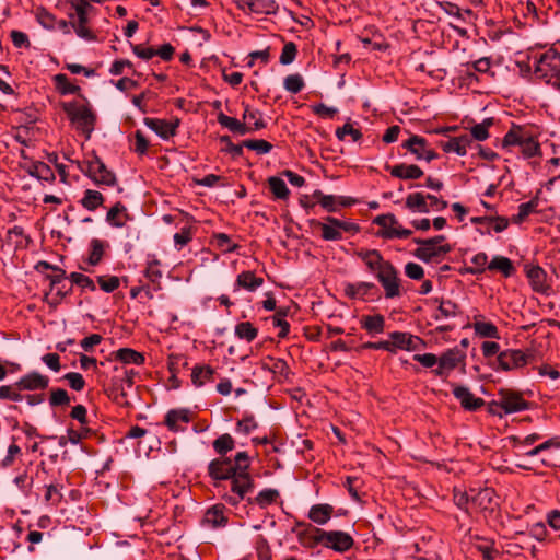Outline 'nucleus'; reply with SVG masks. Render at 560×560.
<instances>
[{"label":"nucleus","mask_w":560,"mask_h":560,"mask_svg":"<svg viewBox=\"0 0 560 560\" xmlns=\"http://www.w3.org/2000/svg\"><path fill=\"white\" fill-rule=\"evenodd\" d=\"M526 276L529 280L530 287L534 291L539 293H547L549 285L547 283V273L539 266H527Z\"/></svg>","instance_id":"obj_22"},{"label":"nucleus","mask_w":560,"mask_h":560,"mask_svg":"<svg viewBox=\"0 0 560 560\" xmlns=\"http://www.w3.org/2000/svg\"><path fill=\"white\" fill-rule=\"evenodd\" d=\"M245 126L248 127V132L259 130L265 127L262 115L258 109L246 106L243 113Z\"/></svg>","instance_id":"obj_33"},{"label":"nucleus","mask_w":560,"mask_h":560,"mask_svg":"<svg viewBox=\"0 0 560 560\" xmlns=\"http://www.w3.org/2000/svg\"><path fill=\"white\" fill-rule=\"evenodd\" d=\"M404 145L416 156L417 160H425L427 162H430L436 158L434 151L427 147V141L422 137L412 136Z\"/></svg>","instance_id":"obj_18"},{"label":"nucleus","mask_w":560,"mask_h":560,"mask_svg":"<svg viewBox=\"0 0 560 560\" xmlns=\"http://www.w3.org/2000/svg\"><path fill=\"white\" fill-rule=\"evenodd\" d=\"M528 362V355L518 349H508L499 353L497 358L498 366L503 371L517 370L525 366Z\"/></svg>","instance_id":"obj_13"},{"label":"nucleus","mask_w":560,"mask_h":560,"mask_svg":"<svg viewBox=\"0 0 560 560\" xmlns=\"http://www.w3.org/2000/svg\"><path fill=\"white\" fill-rule=\"evenodd\" d=\"M471 144V138L469 135H460L458 137L451 138L446 142L442 143V149L446 153H456L459 156L467 154V149Z\"/></svg>","instance_id":"obj_26"},{"label":"nucleus","mask_w":560,"mask_h":560,"mask_svg":"<svg viewBox=\"0 0 560 560\" xmlns=\"http://www.w3.org/2000/svg\"><path fill=\"white\" fill-rule=\"evenodd\" d=\"M236 471L233 481V493H224L222 498L224 501L233 506H236L246 494L253 491L254 481L247 469L249 467V457L246 452H238L235 455V463L233 464Z\"/></svg>","instance_id":"obj_1"},{"label":"nucleus","mask_w":560,"mask_h":560,"mask_svg":"<svg viewBox=\"0 0 560 560\" xmlns=\"http://www.w3.org/2000/svg\"><path fill=\"white\" fill-rule=\"evenodd\" d=\"M190 413L186 409L170 410L165 417V423L171 431L183 432L190 422Z\"/></svg>","instance_id":"obj_20"},{"label":"nucleus","mask_w":560,"mask_h":560,"mask_svg":"<svg viewBox=\"0 0 560 560\" xmlns=\"http://www.w3.org/2000/svg\"><path fill=\"white\" fill-rule=\"evenodd\" d=\"M235 335L250 342L257 337V329L249 322H243L235 326Z\"/></svg>","instance_id":"obj_47"},{"label":"nucleus","mask_w":560,"mask_h":560,"mask_svg":"<svg viewBox=\"0 0 560 560\" xmlns=\"http://www.w3.org/2000/svg\"><path fill=\"white\" fill-rule=\"evenodd\" d=\"M279 498V491L276 489H264L261 490L254 499V502L259 505L261 509H265L277 502ZM249 504L253 503L252 499H247Z\"/></svg>","instance_id":"obj_38"},{"label":"nucleus","mask_w":560,"mask_h":560,"mask_svg":"<svg viewBox=\"0 0 560 560\" xmlns=\"http://www.w3.org/2000/svg\"><path fill=\"white\" fill-rule=\"evenodd\" d=\"M173 238L175 247L179 250L191 241V231L189 228H183L180 232L174 234Z\"/></svg>","instance_id":"obj_59"},{"label":"nucleus","mask_w":560,"mask_h":560,"mask_svg":"<svg viewBox=\"0 0 560 560\" xmlns=\"http://www.w3.org/2000/svg\"><path fill=\"white\" fill-rule=\"evenodd\" d=\"M436 318H450L456 315L457 306L451 301H442L438 307Z\"/></svg>","instance_id":"obj_57"},{"label":"nucleus","mask_w":560,"mask_h":560,"mask_svg":"<svg viewBox=\"0 0 560 560\" xmlns=\"http://www.w3.org/2000/svg\"><path fill=\"white\" fill-rule=\"evenodd\" d=\"M336 137L345 141L347 137H350L352 141H358L362 137V133L359 129H355L352 124H345L342 127L336 130Z\"/></svg>","instance_id":"obj_50"},{"label":"nucleus","mask_w":560,"mask_h":560,"mask_svg":"<svg viewBox=\"0 0 560 560\" xmlns=\"http://www.w3.org/2000/svg\"><path fill=\"white\" fill-rule=\"evenodd\" d=\"M488 269L498 270L505 277H510L514 272L512 261L504 256H494L488 265Z\"/></svg>","instance_id":"obj_39"},{"label":"nucleus","mask_w":560,"mask_h":560,"mask_svg":"<svg viewBox=\"0 0 560 560\" xmlns=\"http://www.w3.org/2000/svg\"><path fill=\"white\" fill-rule=\"evenodd\" d=\"M501 406L508 415L516 413L528 409V402L522 397L521 394L510 390L500 389L498 392Z\"/></svg>","instance_id":"obj_15"},{"label":"nucleus","mask_w":560,"mask_h":560,"mask_svg":"<svg viewBox=\"0 0 560 560\" xmlns=\"http://www.w3.org/2000/svg\"><path fill=\"white\" fill-rule=\"evenodd\" d=\"M463 359L464 355L458 349H448L439 357L438 366L433 370V373L439 377H447Z\"/></svg>","instance_id":"obj_14"},{"label":"nucleus","mask_w":560,"mask_h":560,"mask_svg":"<svg viewBox=\"0 0 560 560\" xmlns=\"http://www.w3.org/2000/svg\"><path fill=\"white\" fill-rule=\"evenodd\" d=\"M322 237L325 241H339L342 240L343 234H355L359 232V226L351 221L339 220L334 217H327L324 222L318 223Z\"/></svg>","instance_id":"obj_7"},{"label":"nucleus","mask_w":560,"mask_h":560,"mask_svg":"<svg viewBox=\"0 0 560 560\" xmlns=\"http://www.w3.org/2000/svg\"><path fill=\"white\" fill-rule=\"evenodd\" d=\"M218 122L222 127L232 131L233 133H236L240 136H244V135L248 133V127L245 126L244 121L242 122L238 119H236L234 117H230L223 113H220L218 115Z\"/></svg>","instance_id":"obj_32"},{"label":"nucleus","mask_w":560,"mask_h":560,"mask_svg":"<svg viewBox=\"0 0 560 560\" xmlns=\"http://www.w3.org/2000/svg\"><path fill=\"white\" fill-rule=\"evenodd\" d=\"M245 145L259 154L269 153L272 149V145L265 140H249L245 143Z\"/></svg>","instance_id":"obj_64"},{"label":"nucleus","mask_w":560,"mask_h":560,"mask_svg":"<svg viewBox=\"0 0 560 560\" xmlns=\"http://www.w3.org/2000/svg\"><path fill=\"white\" fill-rule=\"evenodd\" d=\"M262 284L264 279L261 277H257L253 271H243L236 277L233 290L236 292L240 289H244L254 292Z\"/></svg>","instance_id":"obj_25"},{"label":"nucleus","mask_w":560,"mask_h":560,"mask_svg":"<svg viewBox=\"0 0 560 560\" xmlns=\"http://www.w3.org/2000/svg\"><path fill=\"white\" fill-rule=\"evenodd\" d=\"M375 289V285L371 282H346L343 283V292L345 294L352 300H368V296L371 294V291Z\"/></svg>","instance_id":"obj_24"},{"label":"nucleus","mask_w":560,"mask_h":560,"mask_svg":"<svg viewBox=\"0 0 560 560\" xmlns=\"http://www.w3.org/2000/svg\"><path fill=\"white\" fill-rule=\"evenodd\" d=\"M313 198H315L322 208L327 212L338 211V196L325 195L320 190H315L313 192Z\"/></svg>","instance_id":"obj_40"},{"label":"nucleus","mask_w":560,"mask_h":560,"mask_svg":"<svg viewBox=\"0 0 560 560\" xmlns=\"http://www.w3.org/2000/svg\"><path fill=\"white\" fill-rule=\"evenodd\" d=\"M358 256L362 259L366 267L376 275L383 267L389 265V262L385 261L381 254L376 250H362L358 253Z\"/></svg>","instance_id":"obj_29"},{"label":"nucleus","mask_w":560,"mask_h":560,"mask_svg":"<svg viewBox=\"0 0 560 560\" xmlns=\"http://www.w3.org/2000/svg\"><path fill=\"white\" fill-rule=\"evenodd\" d=\"M535 74L541 79H555L560 69V55L552 50H546L533 56Z\"/></svg>","instance_id":"obj_6"},{"label":"nucleus","mask_w":560,"mask_h":560,"mask_svg":"<svg viewBox=\"0 0 560 560\" xmlns=\"http://www.w3.org/2000/svg\"><path fill=\"white\" fill-rule=\"evenodd\" d=\"M472 328L475 334L481 338H500L498 327L490 322L476 320L472 324Z\"/></svg>","instance_id":"obj_36"},{"label":"nucleus","mask_w":560,"mask_h":560,"mask_svg":"<svg viewBox=\"0 0 560 560\" xmlns=\"http://www.w3.org/2000/svg\"><path fill=\"white\" fill-rule=\"evenodd\" d=\"M69 161L71 164L75 165L80 172L90 177L97 185L113 186L116 184L115 175L109 170H107L106 165L96 155L82 162L78 160Z\"/></svg>","instance_id":"obj_3"},{"label":"nucleus","mask_w":560,"mask_h":560,"mask_svg":"<svg viewBox=\"0 0 560 560\" xmlns=\"http://www.w3.org/2000/svg\"><path fill=\"white\" fill-rule=\"evenodd\" d=\"M209 474L213 479L228 481L229 490H226L224 493H233V481L235 479L236 471L230 460H212L209 465Z\"/></svg>","instance_id":"obj_12"},{"label":"nucleus","mask_w":560,"mask_h":560,"mask_svg":"<svg viewBox=\"0 0 560 560\" xmlns=\"http://www.w3.org/2000/svg\"><path fill=\"white\" fill-rule=\"evenodd\" d=\"M224 506L217 504L210 508L205 514V523L213 527L224 526L226 524V516Z\"/></svg>","instance_id":"obj_34"},{"label":"nucleus","mask_w":560,"mask_h":560,"mask_svg":"<svg viewBox=\"0 0 560 560\" xmlns=\"http://www.w3.org/2000/svg\"><path fill=\"white\" fill-rule=\"evenodd\" d=\"M512 147H518L525 159L540 153V147L534 133L521 126H513L502 140L503 149L509 150Z\"/></svg>","instance_id":"obj_2"},{"label":"nucleus","mask_w":560,"mask_h":560,"mask_svg":"<svg viewBox=\"0 0 560 560\" xmlns=\"http://www.w3.org/2000/svg\"><path fill=\"white\" fill-rule=\"evenodd\" d=\"M144 124L164 140H167L175 135L178 125L177 122L156 118H145Z\"/></svg>","instance_id":"obj_23"},{"label":"nucleus","mask_w":560,"mask_h":560,"mask_svg":"<svg viewBox=\"0 0 560 560\" xmlns=\"http://www.w3.org/2000/svg\"><path fill=\"white\" fill-rule=\"evenodd\" d=\"M332 513L334 508L330 504H315L308 511V518L318 525H325L331 518Z\"/></svg>","instance_id":"obj_27"},{"label":"nucleus","mask_w":560,"mask_h":560,"mask_svg":"<svg viewBox=\"0 0 560 560\" xmlns=\"http://www.w3.org/2000/svg\"><path fill=\"white\" fill-rule=\"evenodd\" d=\"M73 8L77 12L78 20L88 22V13L91 9V4L88 0H74Z\"/></svg>","instance_id":"obj_61"},{"label":"nucleus","mask_w":560,"mask_h":560,"mask_svg":"<svg viewBox=\"0 0 560 560\" xmlns=\"http://www.w3.org/2000/svg\"><path fill=\"white\" fill-rule=\"evenodd\" d=\"M30 174L40 180L51 182L55 174L49 165L44 162H36L32 165Z\"/></svg>","instance_id":"obj_43"},{"label":"nucleus","mask_w":560,"mask_h":560,"mask_svg":"<svg viewBox=\"0 0 560 560\" xmlns=\"http://www.w3.org/2000/svg\"><path fill=\"white\" fill-rule=\"evenodd\" d=\"M474 268L471 269L472 273L483 272L488 268V256L486 253H477L470 258Z\"/></svg>","instance_id":"obj_56"},{"label":"nucleus","mask_w":560,"mask_h":560,"mask_svg":"<svg viewBox=\"0 0 560 560\" xmlns=\"http://www.w3.org/2000/svg\"><path fill=\"white\" fill-rule=\"evenodd\" d=\"M70 279H71L72 283H74L83 289H90V290L95 289V285H94L92 279H90L88 276H85L83 273L72 272L70 275Z\"/></svg>","instance_id":"obj_60"},{"label":"nucleus","mask_w":560,"mask_h":560,"mask_svg":"<svg viewBox=\"0 0 560 560\" xmlns=\"http://www.w3.org/2000/svg\"><path fill=\"white\" fill-rule=\"evenodd\" d=\"M0 399H9L12 401H21L22 395L20 389L14 385L0 386Z\"/></svg>","instance_id":"obj_55"},{"label":"nucleus","mask_w":560,"mask_h":560,"mask_svg":"<svg viewBox=\"0 0 560 560\" xmlns=\"http://www.w3.org/2000/svg\"><path fill=\"white\" fill-rule=\"evenodd\" d=\"M538 206V201L533 199L528 202L521 203L518 206V213L515 217L514 221L520 223L523 222L530 213L535 211Z\"/></svg>","instance_id":"obj_54"},{"label":"nucleus","mask_w":560,"mask_h":560,"mask_svg":"<svg viewBox=\"0 0 560 560\" xmlns=\"http://www.w3.org/2000/svg\"><path fill=\"white\" fill-rule=\"evenodd\" d=\"M377 280L385 291L386 299L398 298L401 294L400 281L393 265L383 267L376 275Z\"/></svg>","instance_id":"obj_11"},{"label":"nucleus","mask_w":560,"mask_h":560,"mask_svg":"<svg viewBox=\"0 0 560 560\" xmlns=\"http://www.w3.org/2000/svg\"><path fill=\"white\" fill-rule=\"evenodd\" d=\"M283 86L290 93H299L304 86L303 78L300 74H290L284 79Z\"/></svg>","instance_id":"obj_52"},{"label":"nucleus","mask_w":560,"mask_h":560,"mask_svg":"<svg viewBox=\"0 0 560 560\" xmlns=\"http://www.w3.org/2000/svg\"><path fill=\"white\" fill-rule=\"evenodd\" d=\"M107 221L117 228H121L126 222V208L121 203L115 205L107 212Z\"/></svg>","instance_id":"obj_44"},{"label":"nucleus","mask_w":560,"mask_h":560,"mask_svg":"<svg viewBox=\"0 0 560 560\" xmlns=\"http://www.w3.org/2000/svg\"><path fill=\"white\" fill-rule=\"evenodd\" d=\"M213 448L217 453L224 455L234 448V440L230 434H222L214 440Z\"/></svg>","instance_id":"obj_49"},{"label":"nucleus","mask_w":560,"mask_h":560,"mask_svg":"<svg viewBox=\"0 0 560 560\" xmlns=\"http://www.w3.org/2000/svg\"><path fill=\"white\" fill-rule=\"evenodd\" d=\"M439 5L447 15L454 16L458 20H465V15L472 14L471 10H462L458 5L451 2H440Z\"/></svg>","instance_id":"obj_51"},{"label":"nucleus","mask_w":560,"mask_h":560,"mask_svg":"<svg viewBox=\"0 0 560 560\" xmlns=\"http://www.w3.org/2000/svg\"><path fill=\"white\" fill-rule=\"evenodd\" d=\"M453 395L460 406L468 411H476L485 405L483 399L476 397L466 386L453 385Z\"/></svg>","instance_id":"obj_16"},{"label":"nucleus","mask_w":560,"mask_h":560,"mask_svg":"<svg viewBox=\"0 0 560 560\" xmlns=\"http://www.w3.org/2000/svg\"><path fill=\"white\" fill-rule=\"evenodd\" d=\"M373 223L380 226L377 235L388 240H405L411 235V230L400 225L397 218L392 213L380 214L374 218Z\"/></svg>","instance_id":"obj_8"},{"label":"nucleus","mask_w":560,"mask_h":560,"mask_svg":"<svg viewBox=\"0 0 560 560\" xmlns=\"http://www.w3.org/2000/svg\"><path fill=\"white\" fill-rule=\"evenodd\" d=\"M49 384V378L38 372H31L22 376L15 386L20 390L45 389Z\"/></svg>","instance_id":"obj_19"},{"label":"nucleus","mask_w":560,"mask_h":560,"mask_svg":"<svg viewBox=\"0 0 560 560\" xmlns=\"http://www.w3.org/2000/svg\"><path fill=\"white\" fill-rule=\"evenodd\" d=\"M491 490L485 489L478 492L477 497L475 495V491L470 490V492L463 491L456 489L454 492V502L455 504L463 510H469L471 504H475L477 499H490Z\"/></svg>","instance_id":"obj_21"},{"label":"nucleus","mask_w":560,"mask_h":560,"mask_svg":"<svg viewBox=\"0 0 560 560\" xmlns=\"http://www.w3.org/2000/svg\"><path fill=\"white\" fill-rule=\"evenodd\" d=\"M360 324L371 336H376L385 329V317L381 314L366 315L360 319Z\"/></svg>","instance_id":"obj_28"},{"label":"nucleus","mask_w":560,"mask_h":560,"mask_svg":"<svg viewBox=\"0 0 560 560\" xmlns=\"http://www.w3.org/2000/svg\"><path fill=\"white\" fill-rule=\"evenodd\" d=\"M390 174L401 179H417L423 175V172L417 165L399 164L390 168Z\"/></svg>","instance_id":"obj_31"},{"label":"nucleus","mask_w":560,"mask_h":560,"mask_svg":"<svg viewBox=\"0 0 560 560\" xmlns=\"http://www.w3.org/2000/svg\"><path fill=\"white\" fill-rule=\"evenodd\" d=\"M269 188L271 192L277 197L278 199H287L290 191L287 187L285 182L280 177H270L268 179Z\"/></svg>","instance_id":"obj_46"},{"label":"nucleus","mask_w":560,"mask_h":560,"mask_svg":"<svg viewBox=\"0 0 560 560\" xmlns=\"http://www.w3.org/2000/svg\"><path fill=\"white\" fill-rule=\"evenodd\" d=\"M63 377H65V380L68 381V384L70 385V387L72 389L79 392L84 388L85 381L80 373L70 372V373H67Z\"/></svg>","instance_id":"obj_62"},{"label":"nucleus","mask_w":560,"mask_h":560,"mask_svg":"<svg viewBox=\"0 0 560 560\" xmlns=\"http://www.w3.org/2000/svg\"><path fill=\"white\" fill-rule=\"evenodd\" d=\"M285 313L282 311H278L276 315L272 317L273 325L280 328L278 336L280 338H284L290 329L289 323L284 319Z\"/></svg>","instance_id":"obj_58"},{"label":"nucleus","mask_w":560,"mask_h":560,"mask_svg":"<svg viewBox=\"0 0 560 560\" xmlns=\"http://www.w3.org/2000/svg\"><path fill=\"white\" fill-rule=\"evenodd\" d=\"M316 541L337 552H345L353 546L352 537L341 530H317Z\"/></svg>","instance_id":"obj_9"},{"label":"nucleus","mask_w":560,"mask_h":560,"mask_svg":"<svg viewBox=\"0 0 560 560\" xmlns=\"http://www.w3.org/2000/svg\"><path fill=\"white\" fill-rule=\"evenodd\" d=\"M52 81L55 83L56 90L61 95L77 94L80 91V88L78 85L72 84L69 78L63 73H58L54 75Z\"/></svg>","instance_id":"obj_37"},{"label":"nucleus","mask_w":560,"mask_h":560,"mask_svg":"<svg viewBox=\"0 0 560 560\" xmlns=\"http://www.w3.org/2000/svg\"><path fill=\"white\" fill-rule=\"evenodd\" d=\"M104 247L100 240H92L91 252L88 258V262L92 266L97 265L103 256Z\"/></svg>","instance_id":"obj_53"},{"label":"nucleus","mask_w":560,"mask_h":560,"mask_svg":"<svg viewBox=\"0 0 560 560\" xmlns=\"http://www.w3.org/2000/svg\"><path fill=\"white\" fill-rule=\"evenodd\" d=\"M114 355L124 364L141 365L144 362V357L140 352L130 348L118 349Z\"/></svg>","instance_id":"obj_35"},{"label":"nucleus","mask_w":560,"mask_h":560,"mask_svg":"<svg viewBox=\"0 0 560 560\" xmlns=\"http://www.w3.org/2000/svg\"><path fill=\"white\" fill-rule=\"evenodd\" d=\"M213 369L209 365L195 366L191 373L192 383L200 387L211 380Z\"/></svg>","instance_id":"obj_42"},{"label":"nucleus","mask_w":560,"mask_h":560,"mask_svg":"<svg viewBox=\"0 0 560 560\" xmlns=\"http://www.w3.org/2000/svg\"><path fill=\"white\" fill-rule=\"evenodd\" d=\"M62 108L71 122L89 137L95 122V116L90 107L78 102H66L62 104Z\"/></svg>","instance_id":"obj_5"},{"label":"nucleus","mask_w":560,"mask_h":560,"mask_svg":"<svg viewBox=\"0 0 560 560\" xmlns=\"http://www.w3.org/2000/svg\"><path fill=\"white\" fill-rule=\"evenodd\" d=\"M20 454H21V448H20L19 445H16L14 443L9 445L8 451H7V455L4 456V458L1 462V467L8 468V467L12 466V464L15 460V458Z\"/></svg>","instance_id":"obj_63"},{"label":"nucleus","mask_w":560,"mask_h":560,"mask_svg":"<svg viewBox=\"0 0 560 560\" xmlns=\"http://www.w3.org/2000/svg\"><path fill=\"white\" fill-rule=\"evenodd\" d=\"M240 8L248 13L275 14L278 11L277 0H240Z\"/></svg>","instance_id":"obj_17"},{"label":"nucleus","mask_w":560,"mask_h":560,"mask_svg":"<svg viewBox=\"0 0 560 560\" xmlns=\"http://www.w3.org/2000/svg\"><path fill=\"white\" fill-rule=\"evenodd\" d=\"M429 194L424 195L423 192H413L407 196L406 198V207L413 211L419 213H428L429 212V206H428V199Z\"/></svg>","instance_id":"obj_30"},{"label":"nucleus","mask_w":560,"mask_h":560,"mask_svg":"<svg viewBox=\"0 0 560 560\" xmlns=\"http://www.w3.org/2000/svg\"><path fill=\"white\" fill-rule=\"evenodd\" d=\"M418 247L415 256L425 262L442 259L448 252L451 246L445 243V237L440 235L428 240H416Z\"/></svg>","instance_id":"obj_4"},{"label":"nucleus","mask_w":560,"mask_h":560,"mask_svg":"<svg viewBox=\"0 0 560 560\" xmlns=\"http://www.w3.org/2000/svg\"><path fill=\"white\" fill-rule=\"evenodd\" d=\"M212 245L222 250L223 253H231L237 248V245L232 242L230 236L224 233H217L212 236Z\"/></svg>","instance_id":"obj_45"},{"label":"nucleus","mask_w":560,"mask_h":560,"mask_svg":"<svg viewBox=\"0 0 560 560\" xmlns=\"http://www.w3.org/2000/svg\"><path fill=\"white\" fill-rule=\"evenodd\" d=\"M104 201L102 194L97 190L88 189L81 200V205L89 211L97 209Z\"/></svg>","instance_id":"obj_41"},{"label":"nucleus","mask_w":560,"mask_h":560,"mask_svg":"<svg viewBox=\"0 0 560 560\" xmlns=\"http://www.w3.org/2000/svg\"><path fill=\"white\" fill-rule=\"evenodd\" d=\"M492 125L491 119H485L482 122L471 127V140L485 141L489 138V127Z\"/></svg>","instance_id":"obj_48"},{"label":"nucleus","mask_w":560,"mask_h":560,"mask_svg":"<svg viewBox=\"0 0 560 560\" xmlns=\"http://www.w3.org/2000/svg\"><path fill=\"white\" fill-rule=\"evenodd\" d=\"M389 339L392 353H395L398 350L419 351L424 348L423 340L409 332L394 331L389 334Z\"/></svg>","instance_id":"obj_10"}]
</instances>
